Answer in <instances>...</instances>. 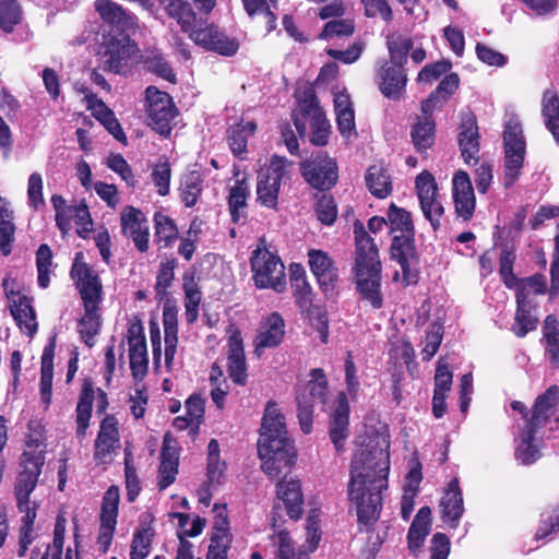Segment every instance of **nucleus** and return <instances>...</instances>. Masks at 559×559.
<instances>
[{"label": "nucleus", "instance_id": "obj_14", "mask_svg": "<svg viewBox=\"0 0 559 559\" xmlns=\"http://www.w3.org/2000/svg\"><path fill=\"white\" fill-rule=\"evenodd\" d=\"M308 264L316 277L318 286L326 299H333L338 295V269L330 254L320 249L308 251Z\"/></svg>", "mask_w": 559, "mask_h": 559}, {"label": "nucleus", "instance_id": "obj_10", "mask_svg": "<svg viewBox=\"0 0 559 559\" xmlns=\"http://www.w3.org/2000/svg\"><path fill=\"white\" fill-rule=\"evenodd\" d=\"M189 38L206 51H212L223 57L235 56L240 47L239 40L236 37L228 36L216 24L207 23V19H203L200 22L191 32Z\"/></svg>", "mask_w": 559, "mask_h": 559}, {"label": "nucleus", "instance_id": "obj_32", "mask_svg": "<svg viewBox=\"0 0 559 559\" xmlns=\"http://www.w3.org/2000/svg\"><path fill=\"white\" fill-rule=\"evenodd\" d=\"M412 143L419 154H426L436 141V122L432 116L417 117L411 129Z\"/></svg>", "mask_w": 559, "mask_h": 559}, {"label": "nucleus", "instance_id": "obj_2", "mask_svg": "<svg viewBox=\"0 0 559 559\" xmlns=\"http://www.w3.org/2000/svg\"><path fill=\"white\" fill-rule=\"evenodd\" d=\"M353 234L355 252L352 274L355 290L364 304L372 310H380L384 305V295L379 248L361 221L355 219Z\"/></svg>", "mask_w": 559, "mask_h": 559}, {"label": "nucleus", "instance_id": "obj_53", "mask_svg": "<svg viewBox=\"0 0 559 559\" xmlns=\"http://www.w3.org/2000/svg\"><path fill=\"white\" fill-rule=\"evenodd\" d=\"M51 265L52 250L47 243H41L36 251L37 282L41 288H47L50 284Z\"/></svg>", "mask_w": 559, "mask_h": 559}, {"label": "nucleus", "instance_id": "obj_60", "mask_svg": "<svg viewBox=\"0 0 559 559\" xmlns=\"http://www.w3.org/2000/svg\"><path fill=\"white\" fill-rule=\"evenodd\" d=\"M227 523L224 520L219 526H216L217 533L212 537L209 548V559H225L229 548V536L227 534Z\"/></svg>", "mask_w": 559, "mask_h": 559}, {"label": "nucleus", "instance_id": "obj_55", "mask_svg": "<svg viewBox=\"0 0 559 559\" xmlns=\"http://www.w3.org/2000/svg\"><path fill=\"white\" fill-rule=\"evenodd\" d=\"M355 32V23L350 19H334L326 22L323 29L318 35L319 39H330L335 37H349Z\"/></svg>", "mask_w": 559, "mask_h": 559}, {"label": "nucleus", "instance_id": "obj_33", "mask_svg": "<svg viewBox=\"0 0 559 559\" xmlns=\"http://www.w3.org/2000/svg\"><path fill=\"white\" fill-rule=\"evenodd\" d=\"M257 131V123L248 121L236 123L228 128L226 140L233 154L240 160L247 159L248 139Z\"/></svg>", "mask_w": 559, "mask_h": 559}, {"label": "nucleus", "instance_id": "obj_47", "mask_svg": "<svg viewBox=\"0 0 559 559\" xmlns=\"http://www.w3.org/2000/svg\"><path fill=\"white\" fill-rule=\"evenodd\" d=\"M309 377L310 380L298 389L312 397H317L318 402L322 404V407H325L329 394V381L324 370L322 368H313L310 370Z\"/></svg>", "mask_w": 559, "mask_h": 559}, {"label": "nucleus", "instance_id": "obj_52", "mask_svg": "<svg viewBox=\"0 0 559 559\" xmlns=\"http://www.w3.org/2000/svg\"><path fill=\"white\" fill-rule=\"evenodd\" d=\"M386 46L389 50L390 60L389 63L405 66L413 50L414 43L412 38H405L402 36H388Z\"/></svg>", "mask_w": 559, "mask_h": 559}, {"label": "nucleus", "instance_id": "obj_7", "mask_svg": "<svg viewBox=\"0 0 559 559\" xmlns=\"http://www.w3.org/2000/svg\"><path fill=\"white\" fill-rule=\"evenodd\" d=\"M299 170L305 181L320 192L330 191L338 181L336 160L322 152L300 162Z\"/></svg>", "mask_w": 559, "mask_h": 559}, {"label": "nucleus", "instance_id": "obj_44", "mask_svg": "<svg viewBox=\"0 0 559 559\" xmlns=\"http://www.w3.org/2000/svg\"><path fill=\"white\" fill-rule=\"evenodd\" d=\"M14 235L13 212L9 209L4 199L0 197V252L2 255L11 254Z\"/></svg>", "mask_w": 559, "mask_h": 559}, {"label": "nucleus", "instance_id": "obj_25", "mask_svg": "<svg viewBox=\"0 0 559 559\" xmlns=\"http://www.w3.org/2000/svg\"><path fill=\"white\" fill-rule=\"evenodd\" d=\"M160 8L171 20H175L181 32L188 35L202 22L204 15L195 12L189 0H162Z\"/></svg>", "mask_w": 559, "mask_h": 559}, {"label": "nucleus", "instance_id": "obj_1", "mask_svg": "<svg viewBox=\"0 0 559 559\" xmlns=\"http://www.w3.org/2000/svg\"><path fill=\"white\" fill-rule=\"evenodd\" d=\"M362 424L364 436L357 438L360 450L352 461L348 483L349 501L356 507L358 522L369 530L379 519L390 469L386 425Z\"/></svg>", "mask_w": 559, "mask_h": 559}, {"label": "nucleus", "instance_id": "obj_8", "mask_svg": "<svg viewBox=\"0 0 559 559\" xmlns=\"http://www.w3.org/2000/svg\"><path fill=\"white\" fill-rule=\"evenodd\" d=\"M286 158L273 155L270 164L258 173L257 201L265 207L275 210L282 181L288 178Z\"/></svg>", "mask_w": 559, "mask_h": 559}, {"label": "nucleus", "instance_id": "obj_56", "mask_svg": "<svg viewBox=\"0 0 559 559\" xmlns=\"http://www.w3.org/2000/svg\"><path fill=\"white\" fill-rule=\"evenodd\" d=\"M443 340V325L439 322H432L425 337V346L421 350V359L424 361H429L439 350V347Z\"/></svg>", "mask_w": 559, "mask_h": 559}, {"label": "nucleus", "instance_id": "obj_27", "mask_svg": "<svg viewBox=\"0 0 559 559\" xmlns=\"http://www.w3.org/2000/svg\"><path fill=\"white\" fill-rule=\"evenodd\" d=\"M542 421H525L515 448V459L524 464H533L540 456L538 440Z\"/></svg>", "mask_w": 559, "mask_h": 559}, {"label": "nucleus", "instance_id": "obj_28", "mask_svg": "<svg viewBox=\"0 0 559 559\" xmlns=\"http://www.w3.org/2000/svg\"><path fill=\"white\" fill-rule=\"evenodd\" d=\"M163 325L165 340V364L167 368H170L178 344V308L175 301L170 299H167L163 307Z\"/></svg>", "mask_w": 559, "mask_h": 559}, {"label": "nucleus", "instance_id": "obj_58", "mask_svg": "<svg viewBox=\"0 0 559 559\" xmlns=\"http://www.w3.org/2000/svg\"><path fill=\"white\" fill-rule=\"evenodd\" d=\"M177 264L176 259L160 262L155 284L157 298L163 299L168 294L167 289L171 286L175 278V269L177 267Z\"/></svg>", "mask_w": 559, "mask_h": 559}, {"label": "nucleus", "instance_id": "obj_23", "mask_svg": "<svg viewBox=\"0 0 559 559\" xmlns=\"http://www.w3.org/2000/svg\"><path fill=\"white\" fill-rule=\"evenodd\" d=\"M285 321L278 312H272L261 323L258 334L253 341L254 354L260 357L265 348H275L284 340Z\"/></svg>", "mask_w": 559, "mask_h": 559}, {"label": "nucleus", "instance_id": "obj_59", "mask_svg": "<svg viewBox=\"0 0 559 559\" xmlns=\"http://www.w3.org/2000/svg\"><path fill=\"white\" fill-rule=\"evenodd\" d=\"M415 189L419 203L439 197L438 186L433 175L428 170H423L415 181Z\"/></svg>", "mask_w": 559, "mask_h": 559}, {"label": "nucleus", "instance_id": "obj_13", "mask_svg": "<svg viewBox=\"0 0 559 559\" xmlns=\"http://www.w3.org/2000/svg\"><path fill=\"white\" fill-rule=\"evenodd\" d=\"M44 464L45 456L40 452L23 453L13 487L16 506H25L27 501H32L31 495L36 488Z\"/></svg>", "mask_w": 559, "mask_h": 559}, {"label": "nucleus", "instance_id": "obj_35", "mask_svg": "<svg viewBox=\"0 0 559 559\" xmlns=\"http://www.w3.org/2000/svg\"><path fill=\"white\" fill-rule=\"evenodd\" d=\"M365 182L369 192L378 199H385L393 191L392 177L389 169L382 165L369 166L365 175Z\"/></svg>", "mask_w": 559, "mask_h": 559}, {"label": "nucleus", "instance_id": "obj_31", "mask_svg": "<svg viewBox=\"0 0 559 559\" xmlns=\"http://www.w3.org/2000/svg\"><path fill=\"white\" fill-rule=\"evenodd\" d=\"M119 448V432L114 421H102L100 430L95 441L94 457L99 463L111 461V452Z\"/></svg>", "mask_w": 559, "mask_h": 559}, {"label": "nucleus", "instance_id": "obj_48", "mask_svg": "<svg viewBox=\"0 0 559 559\" xmlns=\"http://www.w3.org/2000/svg\"><path fill=\"white\" fill-rule=\"evenodd\" d=\"M23 9L17 0H0V29L3 33H13L23 22Z\"/></svg>", "mask_w": 559, "mask_h": 559}, {"label": "nucleus", "instance_id": "obj_12", "mask_svg": "<svg viewBox=\"0 0 559 559\" xmlns=\"http://www.w3.org/2000/svg\"><path fill=\"white\" fill-rule=\"evenodd\" d=\"M136 51L131 36L102 37L98 55L105 72L121 74Z\"/></svg>", "mask_w": 559, "mask_h": 559}, {"label": "nucleus", "instance_id": "obj_42", "mask_svg": "<svg viewBox=\"0 0 559 559\" xmlns=\"http://www.w3.org/2000/svg\"><path fill=\"white\" fill-rule=\"evenodd\" d=\"M219 444L212 439L207 444L206 480L207 486L219 487L226 478V463L221 460Z\"/></svg>", "mask_w": 559, "mask_h": 559}, {"label": "nucleus", "instance_id": "obj_26", "mask_svg": "<svg viewBox=\"0 0 559 559\" xmlns=\"http://www.w3.org/2000/svg\"><path fill=\"white\" fill-rule=\"evenodd\" d=\"M179 466V452L177 441L169 432L164 436L160 450V464L158 468V487L160 490L171 485L177 477Z\"/></svg>", "mask_w": 559, "mask_h": 559}, {"label": "nucleus", "instance_id": "obj_41", "mask_svg": "<svg viewBox=\"0 0 559 559\" xmlns=\"http://www.w3.org/2000/svg\"><path fill=\"white\" fill-rule=\"evenodd\" d=\"M154 222V240L159 246V248L165 249L173 246V243L179 237V230L175 221L157 211L153 216Z\"/></svg>", "mask_w": 559, "mask_h": 559}, {"label": "nucleus", "instance_id": "obj_64", "mask_svg": "<svg viewBox=\"0 0 559 559\" xmlns=\"http://www.w3.org/2000/svg\"><path fill=\"white\" fill-rule=\"evenodd\" d=\"M296 305L300 310H309L312 307L314 293L308 280L293 282L290 284Z\"/></svg>", "mask_w": 559, "mask_h": 559}, {"label": "nucleus", "instance_id": "obj_16", "mask_svg": "<svg viewBox=\"0 0 559 559\" xmlns=\"http://www.w3.org/2000/svg\"><path fill=\"white\" fill-rule=\"evenodd\" d=\"M121 234L131 239L135 249L146 253L150 249V225L146 215L138 207L127 205L120 213Z\"/></svg>", "mask_w": 559, "mask_h": 559}, {"label": "nucleus", "instance_id": "obj_19", "mask_svg": "<svg viewBox=\"0 0 559 559\" xmlns=\"http://www.w3.org/2000/svg\"><path fill=\"white\" fill-rule=\"evenodd\" d=\"M94 402L96 406V415L99 418L115 419L114 416L106 413L109 406L107 393L100 388H95L91 378H85L82 382L76 405V419H91Z\"/></svg>", "mask_w": 559, "mask_h": 559}, {"label": "nucleus", "instance_id": "obj_63", "mask_svg": "<svg viewBox=\"0 0 559 559\" xmlns=\"http://www.w3.org/2000/svg\"><path fill=\"white\" fill-rule=\"evenodd\" d=\"M322 409L331 419H348L350 407L347 393L338 392L330 403L326 401V406Z\"/></svg>", "mask_w": 559, "mask_h": 559}, {"label": "nucleus", "instance_id": "obj_50", "mask_svg": "<svg viewBox=\"0 0 559 559\" xmlns=\"http://www.w3.org/2000/svg\"><path fill=\"white\" fill-rule=\"evenodd\" d=\"M202 190V175L197 170L190 171L183 177L181 181L180 199L187 207H192L197 204Z\"/></svg>", "mask_w": 559, "mask_h": 559}, {"label": "nucleus", "instance_id": "obj_3", "mask_svg": "<svg viewBox=\"0 0 559 559\" xmlns=\"http://www.w3.org/2000/svg\"><path fill=\"white\" fill-rule=\"evenodd\" d=\"M258 456L262 471L272 479L294 464L296 451L284 421H262L259 430Z\"/></svg>", "mask_w": 559, "mask_h": 559}, {"label": "nucleus", "instance_id": "obj_24", "mask_svg": "<svg viewBox=\"0 0 559 559\" xmlns=\"http://www.w3.org/2000/svg\"><path fill=\"white\" fill-rule=\"evenodd\" d=\"M406 83L407 73L403 66L384 62L378 71L379 90L389 99L399 100Z\"/></svg>", "mask_w": 559, "mask_h": 559}, {"label": "nucleus", "instance_id": "obj_49", "mask_svg": "<svg viewBox=\"0 0 559 559\" xmlns=\"http://www.w3.org/2000/svg\"><path fill=\"white\" fill-rule=\"evenodd\" d=\"M390 233L401 231V235H415V227L412 215L405 209L391 203L386 214Z\"/></svg>", "mask_w": 559, "mask_h": 559}, {"label": "nucleus", "instance_id": "obj_18", "mask_svg": "<svg viewBox=\"0 0 559 559\" xmlns=\"http://www.w3.org/2000/svg\"><path fill=\"white\" fill-rule=\"evenodd\" d=\"M129 362L134 379L147 373L148 358L144 328L140 319L130 321L128 326Z\"/></svg>", "mask_w": 559, "mask_h": 559}, {"label": "nucleus", "instance_id": "obj_34", "mask_svg": "<svg viewBox=\"0 0 559 559\" xmlns=\"http://www.w3.org/2000/svg\"><path fill=\"white\" fill-rule=\"evenodd\" d=\"M298 114L293 115V121L300 138L306 136L307 127L306 119L312 120L313 117L324 115L323 109L319 105L316 93L311 90L304 93L298 99Z\"/></svg>", "mask_w": 559, "mask_h": 559}, {"label": "nucleus", "instance_id": "obj_17", "mask_svg": "<svg viewBox=\"0 0 559 559\" xmlns=\"http://www.w3.org/2000/svg\"><path fill=\"white\" fill-rule=\"evenodd\" d=\"M479 139V128L475 114L472 110L462 111L460 115L457 143L465 164L476 165L478 163Z\"/></svg>", "mask_w": 559, "mask_h": 559}, {"label": "nucleus", "instance_id": "obj_62", "mask_svg": "<svg viewBox=\"0 0 559 559\" xmlns=\"http://www.w3.org/2000/svg\"><path fill=\"white\" fill-rule=\"evenodd\" d=\"M310 121V142L317 146H324L328 144L329 135L331 132V126L324 115L313 117Z\"/></svg>", "mask_w": 559, "mask_h": 559}, {"label": "nucleus", "instance_id": "obj_46", "mask_svg": "<svg viewBox=\"0 0 559 559\" xmlns=\"http://www.w3.org/2000/svg\"><path fill=\"white\" fill-rule=\"evenodd\" d=\"M538 318L533 314L532 306L528 301L516 299V311L512 331L518 337H524L528 332L537 326Z\"/></svg>", "mask_w": 559, "mask_h": 559}, {"label": "nucleus", "instance_id": "obj_43", "mask_svg": "<svg viewBox=\"0 0 559 559\" xmlns=\"http://www.w3.org/2000/svg\"><path fill=\"white\" fill-rule=\"evenodd\" d=\"M542 116L546 128L552 134L559 145V94L554 91H545L542 98Z\"/></svg>", "mask_w": 559, "mask_h": 559}, {"label": "nucleus", "instance_id": "obj_51", "mask_svg": "<svg viewBox=\"0 0 559 559\" xmlns=\"http://www.w3.org/2000/svg\"><path fill=\"white\" fill-rule=\"evenodd\" d=\"M513 289H515L516 299L528 301L527 298L531 294L543 295L547 292L546 277L540 273L524 278L518 277L516 286Z\"/></svg>", "mask_w": 559, "mask_h": 559}, {"label": "nucleus", "instance_id": "obj_5", "mask_svg": "<svg viewBox=\"0 0 559 559\" xmlns=\"http://www.w3.org/2000/svg\"><path fill=\"white\" fill-rule=\"evenodd\" d=\"M145 111L148 126L158 134L167 138L170 135L171 122L178 115V109L171 96L154 85L145 88Z\"/></svg>", "mask_w": 559, "mask_h": 559}, {"label": "nucleus", "instance_id": "obj_20", "mask_svg": "<svg viewBox=\"0 0 559 559\" xmlns=\"http://www.w3.org/2000/svg\"><path fill=\"white\" fill-rule=\"evenodd\" d=\"M9 281L5 278L2 286L7 298L10 300V312L16 322L21 332L27 336H33L37 332L36 313L32 306V298L21 295L20 292L8 289Z\"/></svg>", "mask_w": 559, "mask_h": 559}, {"label": "nucleus", "instance_id": "obj_45", "mask_svg": "<svg viewBox=\"0 0 559 559\" xmlns=\"http://www.w3.org/2000/svg\"><path fill=\"white\" fill-rule=\"evenodd\" d=\"M499 275L503 284L512 289L516 286L518 277L513 273L514 263L516 261L515 246L511 242H501L499 246Z\"/></svg>", "mask_w": 559, "mask_h": 559}, {"label": "nucleus", "instance_id": "obj_57", "mask_svg": "<svg viewBox=\"0 0 559 559\" xmlns=\"http://www.w3.org/2000/svg\"><path fill=\"white\" fill-rule=\"evenodd\" d=\"M100 110L96 118L106 128V130L119 142L127 144V135L124 134L120 122L116 118L114 111L108 108L105 103L99 102Z\"/></svg>", "mask_w": 559, "mask_h": 559}, {"label": "nucleus", "instance_id": "obj_37", "mask_svg": "<svg viewBox=\"0 0 559 559\" xmlns=\"http://www.w3.org/2000/svg\"><path fill=\"white\" fill-rule=\"evenodd\" d=\"M431 510L429 507H423L417 514L407 534V544L412 552H416L424 546L425 539L430 532Z\"/></svg>", "mask_w": 559, "mask_h": 559}, {"label": "nucleus", "instance_id": "obj_9", "mask_svg": "<svg viewBox=\"0 0 559 559\" xmlns=\"http://www.w3.org/2000/svg\"><path fill=\"white\" fill-rule=\"evenodd\" d=\"M94 8L102 19V37L131 36V32L136 27V17L117 2L96 0Z\"/></svg>", "mask_w": 559, "mask_h": 559}, {"label": "nucleus", "instance_id": "obj_6", "mask_svg": "<svg viewBox=\"0 0 559 559\" xmlns=\"http://www.w3.org/2000/svg\"><path fill=\"white\" fill-rule=\"evenodd\" d=\"M504 147V187L512 186L519 178L524 165L526 143L522 126L519 122L509 121L503 130Z\"/></svg>", "mask_w": 559, "mask_h": 559}, {"label": "nucleus", "instance_id": "obj_54", "mask_svg": "<svg viewBox=\"0 0 559 559\" xmlns=\"http://www.w3.org/2000/svg\"><path fill=\"white\" fill-rule=\"evenodd\" d=\"M314 212L321 224L332 226L337 218V204L334 197L321 194L316 202Z\"/></svg>", "mask_w": 559, "mask_h": 559}, {"label": "nucleus", "instance_id": "obj_22", "mask_svg": "<svg viewBox=\"0 0 559 559\" xmlns=\"http://www.w3.org/2000/svg\"><path fill=\"white\" fill-rule=\"evenodd\" d=\"M227 371L229 378L238 385L247 382V364L243 338L239 329H234L227 340Z\"/></svg>", "mask_w": 559, "mask_h": 559}, {"label": "nucleus", "instance_id": "obj_11", "mask_svg": "<svg viewBox=\"0 0 559 559\" xmlns=\"http://www.w3.org/2000/svg\"><path fill=\"white\" fill-rule=\"evenodd\" d=\"M390 258L401 266L402 283L405 287L418 283L419 253L415 235H394L390 245Z\"/></svg>", "mask_w": 559, "mask_h": 559}, {"label": "nucleus", "instance_id": "obj_36", "mask_svg": "<svg viewBox=\"0 0 559 559\" xmlns=\"http://www.w3.org/2000/svg\"><path fill=\"white\" fill-rule=\"evenodd\" d=\"M559 412V385L552 384L537 395L530 419H551Z\"/></svg>", "mask_w": 559, "mask_h": 559}, {"label": "nucleus", "instance_id": "obj_40", "mask_svg": "<svg viewBox=\"0 0 559 559\" xmlns=\"http://www.w3.org/2000/svg\"><path fill=\"white\" fill-rule=\"evenodd\" d=\"M100 326L99 305L84 306V316L78 322V333L86 346L94 345V338L99 333Z\"/></svg>", "mask_w": 559, "mask_h": 559}, {"label": "nucleus", "instance_id": "obj_29", "mask_svg": "<svg viewBox=\"0 0 559 559\" xmlns=\"http://www.w3.org/2000/svg\"><path fill=\"white\" fill-rule=\"evenodd\" d=\"M56 346L57 335L53 334L48 338L40 358V397L45 405L51 402Z\"/></svg>", "mask_w": 559, "mask_h": 559}, {"label": "nucleus", "instance_id": "obj_15", "mask_svg": "<svg viewBox=\"0 0 559 559\" xmlns=\"http://www.w3.org/2000/svg\"><path fill=\"white\" fill-rule=\"evenodd\" d=\"M82 253H76V258L71 266L70 276L79 289L83 306L100 305L103 299V285L98 274L83 261H79Z\"/></svg>", "mask_w": 559, "mask_h": 559}, {"label": "nucleus", "instance_id": "obj_4", "mask_svg": "<svg viewBox=\"0 0 559 559\" xmlns=\"http://www.w3.org/2000/svg\"><path fill=\"white\" fill-rule=\"evenodd\" d=\"M249 263L251 277L258 289H273L276 293L286 289L285 265L278 254L267 249L264 237L259 238Z\"/></svg>", "mask_w": 559, "mask_h": 559}, {"label": "nucleus", "instance_id": "obj_30", "mask_svg": "<svg viewBox=\"0 0 559 559\" xmlns=\"http://www.w3.org/2000/svg\"><path fill=\"white\" fill-rule=\"evenodd\" d=\"M442 520L451 527H456L464 507L462 491L457 479H452L440 502Z\"/></svg>", "mask_w": 559, "mask_h": 559}, {"label": "nucleus", "instance_id": "obj_21", "mask_svg": "<svg viewBox=\"0 0 559 559\" xmlns=\"http://www.w3.org/2000/svg\"><path fill=\"white\" fill-rule=\"evenodd\" d=\"M119 499V489L116 486H110L103 497L100 527L97 538V544L102 552H106L108 550L114 536L117 524Z\"/></svg>", "mask_w": 559, "mask_h": 559}, {"label": "nucleus", "instance_id": "obj_38", "mask_svg": "<svg viewBox=\"0 0 559 559\" xmlns=\"http://www.w3.org/2000/svg\"><path fill=\"white\" fill-rule=\"evenodd\" d=\"M277 496L281 498L287 509L288 515L297 520L302 512L304 497L299 480H284L277 484Z\"/></svg>", "mask_w": 559, "mask_h": 559}, {"label": "nucleus", "instance_id": "obj_61", "mask_svg": "<svg viewBox=\"0 0 559 559\" xmlns=\"http://www.w3.org/2000/svg\"><path fill=\"white\" fill-rule=\"evenodd\" d=\"M144 66L147 69V71L156 74L157 76L166 80L167 82L173 84L177 82V78L171 66L162 55L146 57L144 60Z\"/></svg>", "mask_w": 559, "mask_h": 559}, {"label": "nucleus", "instance_id": "obj_39", "mask_svg": "<svg viewBox=\"0 0 559 559\" xmlns=\"http://www.w3.org/2000/svg\"><path fill=\"white\" fill-rule=\"evenodd\" d=\"M249 195V187L245 178L236 180V183L229 189L227 202L233 223H246V207Z\"/></svg>", "mask_w": 559, "mask_h": 559}]
</instances>
